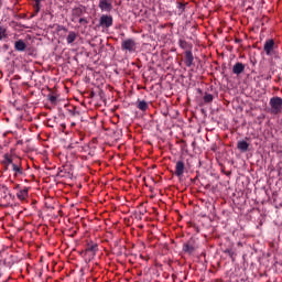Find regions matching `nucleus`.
<instances>
[{"label":"nucleus","instance_id":"20","mask_svg":"<svg viewBox=\"0 0 282 282\" xmlns=\"http://www.w3.org/2000/svg\"><path fill=\"white\" fill-rule=\"evenodd\" d=\"M213 99H214L213 95H212V94H208V93H206V94L204 95V97H203V100H204V102H206V104L213 102Z\"/></svg>","mask_w":282,"mask_h":282},{"label":"nucleus","instance_id":"3","mask_svg":"<svg viewBox=\"0 0 282 282\" xmlns=\"http://www.w3.org/2000/svg\"><path fill=\"white\" fill-rule=\"evenodd\" d=\"M11 166L14 173V177H19V175H25V171L23 170V162L21 161V159L15 158V161Z\"/></svg>","mask_w":282,"mask_h":282},{"label":"nucleus","instance_id":"2","mask_svg":"<svg viewBox=\"0 0 282 282\" xmlns=\"http://www.w3.org/2000/svg\"><path fill=\"white\" fill-rule=\"evenodd\" d=\"M197 248V240L192 237L187 242L183 245V252H185V254H193Z\"/></svg>","mask_w":282,"mask_h":282},{"label":"nucleus","instance_id":"16","mask_svg":"<svg viewBox=\"0 0 282 282\" xmlns=\"http://www.w3.org/2000/svg\"><path fill=\"white\" fill-rule=\"evenodd\" d=\"M17 197L18 199H20L21 202H23L26 197H28V187H25L24 189H20L17 193Z\"/></svg>","mask_w":282,"mask_h":282},{"label":"nucleus","instance_id":"15","mask_svg":"<svg viewBox=\"0 0 282 282\" xmlns=\"http://www.w3.org/2000/svg\"><path fill=\"white\" fill-rule=\"evenodd\" d=\"M17 162V159H12L10 154H4V160L2 161V164H6L7 166H12Z\"/></svg>","mask_w":282,"mask_h":282},{"label":"nucleus","instance_id":"11","mask_svg":"<svg viewBox=\"0 0 282 282\" xmlns=\"http://www.w3.org/2000/svg\"><path fill=\"white\" fill-rule=\"evenodd\" d=\"M272 50H274V40H267L264 43V52L268 56L272 54Z\"/></svg>","mask_w":282,"mask_h":282},{"label":"nucleus","instance_id":"17","mask_svg":"<svg viewBox=\"0 0 282 282\" xmlns=\"http://www.w3.org/2000/svg\"><path fill=\"white\" fill-rule=\"evenodd\" d=\"M137 107L140 111H147V109H149V104L145 100H141L138 101Z\"/></svg>","mask_w":282,"mask_h":282},{"label":"nucleus","instance_id":"14","mask_svg":"<svg viewBox=\"0 0 282 282\" xmlns=\"http://www.w3.org/2000/svg\"><path fill=\"white\" fill-rule=\"evenodd\" d=\"M85 250L86 252H93V254H96V252H98V243L90 241L86 245Z\"/></svg>","mask_w":282,"mask_h":282},{"label":"nucleus","instance_id":"5","mask_svg":"<svg viewBox=\"0 0 282 282\" xmlns=\"http://www.w3.org/2000/svg\"><path fill=\"white\" fill-rule=\"evenodd\" d=\"M87 13V7L79 4L78 7L73 8L72 10V21H75V19H79L84 14Z\"/></svg>","mask_w":282,"mask_h":282},{"label":"nucleus","instance_id":"29","mask_svg":"<svg viewBox=\"0 0 282 282\" xmlns=\"http://www.w3.org/2000/svg\"><path fill=\"white\" fill-rule=\"evenodd\" d=\"M10 165L3 164V171H8Z\"/></svg>","mask_w":282,"mask_h":282},{"label":"nucleus","instance_id":"4","mask_svg":"<svg viewBox=\"0 0 282 282\" xmlns=\"http://www.w3.org/2000/svg\"><path fill=\"white\" fill-rule=\"evenodd\" d=\"M121 50L123 52H130V54L135 52V40L133 39L123 40L121 42Z\"/></svg>","mask_w":282,"mask_h":282},{"label":"nucleus","instance_id":"6","mask_svg":"<svg viewBox=\"0 0 282 282\" xmlns=\"http://www.w3.org/2000/svg\"><path fill=\"white\" fill-rule=\"evenodd\" d=\"M99 25L100 28H111L113 25V17L102 14L99 19Z\"/></svg>","mask_w":282,"mask_h":282},{"label":"nucleus","instance_id":"9","mask_svg":"<svg viewBox=\"0 0 282 282\" xmlns=\"http://www.w3.org/2000/svg\"><path fill=\"white\" fill-rule=\"evenodd\" d=\"M246 70V65L241 62H237L232 67V74H236V76H239L240 74H243Z\"/></svg>","mask_w":282,"mask_h":282},{"label":"nucleus","instance_id":"23","mask_svg":"<svg viewBox=\"0 0 282 282\" xmlns=\"http://www.w3.org/2000/svg\"><path fill=\"white\" fill-rule=\"evenodd\" d=\"M177 9L180 10V14H182L184 10H186V4L182 2H177Z\"/></svg>","mask_w":282,"mask_h":282},{"label":"nucleus","instance_id":"22","mask_svg":"<svg viewBox=\"0 0 282 282\" xmlns=\"http://www.w3.org/2000/svg\"><path fill=\"white\" fill-rule=\"evenodd\" d=\"M6 28L0 26V41H3V39L8 37V33H6Z\"/></svg>","mask_w":282,"mask_h":282},{"label":"nucleus","instance_id":"26","mask_svg":"<svg viewBox=\"0 0 282 282\" xmlns=\"http://www.w3.org/2000/svg\"><path fill=\"white\" fill-rule=\"evenodd\" d=\"M33 8H34L36 14H39V12H41V4H34Z\"/></svg>","mask_w":282,"mask_h":282},{"label":"nucleus","instance_id":"28","mask_svg":"<svg viewBox=\"0 0 282 282\" xmlns=\"http://www.w3.org/2000/svg\"><path fill=\"white\" fill-rule=\"evenodd\" d=\"M34 1V4H41V1L43 0H33Z\"/></svg>","mask_w":282,"mask_h":282},{"label":"nucleus","instance_id":"18","mask_svg":"<svg viewBox=\"0 0 282 282\" xmlns=\"http://www.w3.org/2000/svg\"><path fill=\"white\" fill-rule=\"evenodd\" d=\"M76 39H77L76 32L70 31L66 37V41H67L68 45H70V43H74V41H76Z\"/></svg>","mask_w":282,"mask_h":282},{"label":"nucleus","instance_id":"27","mask_svg":"<svg viewBox=\"0 0 282 282\" xmlns=\"http://www.w3.org/2000/svg\"><path fill=\"white\" fill-rule=\"evenodd\" d=\"M82 25H87V23H89L85 18H80L78 21Z\"/></svg>","mask_w":282,"mask_h":282},{"label":"nucleus","instance_id":"19","mask_svg":"<svg viewBox=\"0 0 282 282\" xmlns=\"http://www.w3.org/2000/svg\"><path fill=\"white\" fill-rule=\"evenodd\" d=\"M178 46L181 47V50H186V52L189 51L192 47V46H188V42H186L183 39L178 40Z\"/></svg>","mask_w":282,"mask_h":282},{"label":"nucleus","instance_id":"7","mask_svg":"<svg viewBox=\"0 0 282 282\" xmlns=\"http://www.w3.org/2000/svg\"><path fill=\"white\" fill-rule=\"evenodd\" d=\"M98 8L101 12H111L113 10V4L111 3V0H99Z\"/></svg>","mask_w":282,"mask_h":282},{"label":"nucleus","instance_id":"10","mask_svg":"<svg viewBox=\"0 0 282 282\" xmlns=\"http://www.w3.org/2000/svg\"><path fill=\"white\" fill-rule=\"evenodd\" d=\"M195 61V57L193 56L192 51H185V65L186 67H193V62Z\"/></svg>","mask_w":282,"mask_h":282},{"label":"nucleus","instance_id":"8","mask_svg":"<svg viewBox=\"0 0 282 282\" xmlns=\"http://www.w3.org/2000/svg\"><path fill=\"white\" fill-rule=\"evenodd\" d=\"M184 171H186V165L184 164V161H177L174 175H176V177H182L184 175Z\"/></svg>","mask_w":282,"mask_h":282},{"label":"nucleus","instance_id":"24","mask_svg":"<svg viewBox=\"0 0 282 282\" xmlns=\"http://www.w3.org/2000/svg\"><path fill=\"white\" fill-rule=\"evenodd\" d=\"M48 100H50L51 105H56L57 98H56V96H54V95H50V96H48Z\"/></svg>","mask_w":282,"mask_h":282},{"label":"nucleus","instance_id":"1","mask_svg":"<svg viewBox=\"0 0 282 282\" xmlns=\"http://www.w3.org/2000/svg\"><path fill=\"white\" fill-rule=\"evenodd\" d=\"M269 105L271 107V113L274 116L281 113L282 111V98L281 97H273L270 99Z\"/></svg>","mask_w":282,"mask_h":282},{"label":"nucleus","instance_id":"12","mask_svg":"<svg viewBox=\"0 0 282 282\" xmlns=\"http://www.w3.org/2000/svg\"><path fill=\"white\" fill-rule=\"evenodd\" d=\"M249 148H250V143L247 141L241 140V141H238L237 143V149L241 151V153H246Z\"/></svg>","mask_w":282,"mask_h":282},{"label":"nucleus","instance_id":"13","mask_svg":"<svg viewBox=\"0 0 282 282\" xmlns=\"http://www.w3.org/2000/svg\"><path fill=\"white\" fill-rule=\"evenodd\" d=\"M25 47H28V45L23 40L15 41L14 48L17 52H25Z\"/></svg>","mask_w":282,"mask_h":282},{"label":"nucleus","instance_id":"30","mask_svg":"<svg viewBox=\"0 0 282 282\" xmlns=\"http://www.w3.org/2000/svg\"><path fill=\"white\" fill-rule=\"evenodd\" d=\"M15 188H20V185H17Z\"/></svg>","mask_w":282,"mask_h":282},{"label":"nucleus","instance_id":"25","mask_svg":"<svg viewBox=\"0 0 282 282\" xmlns=\"http://www.w3.org/2000/svg\"><path fill=\"white\" fill-rule=\"evenodd\" d=\"M224 252L225 254H228L231 259L232 257H235V251H232V249H226Z\"/></svg>","mask_w":282,"mask_h":282},{"label":"nucleus","instance_id":"21","mask_svg":"<svg viewBox=\"0 0 282 282\" xmlns=\"http://www.w3.org/2000/svg\"><path fill=\"white\" fill-rule=\"evenodd\" d=\"M70 116H80V112L78 111V108L72 106L69 109H68Z\"/></svg>","mask_w":282,"mask_h":282}]
</instances>
